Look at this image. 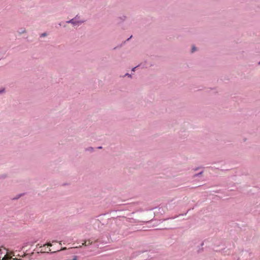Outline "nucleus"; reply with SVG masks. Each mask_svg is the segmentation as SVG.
Here are the masks:
<instances>
[{
    "label": "nucleus",
    "instance_id": "f257e3e1",
    "mask_svg": "<svg viewBox=\"0 0 260 260\" xmlns=\"http://www.w3.org/2000/svg\"><path fill=\"white\" fill-rule=\"evenodd\" d=\"M3 254H4V256L1 260H18L16 257H14V254L12 255V253H8L5 248L0 249V256L2 257Z\"/></svg>",
    "mask_w": 260,
    "mask_h": 260
},
{
    "label": "nucleus",
    "instance_id": "f03ea898",
    "mask_svg": "<svg viewBox=\"0 0 260 260\" xmlns=\"http://www.w3.org/2000/svg\"><path fill=\"white\" fill-rule=\"evenodd\" d=\"M52 244L50 243H47L46 245H44L42 247V250H44V252H49V251H51V250L48 248V246H51Z\"/></svg>",
    "mask_w": 260,
    "mask_h": 260
},
{
    "label": "nucleus",
    "instance_id": "7ed1b4c3",
    "mask_svg": "<svg viewBox=\"0 0 260 260\" xmlns=\"http://www.w3.org/2000/svg\"><path fill=\"white\" fill-rule=\"evenodd\" d=\"M92 243L90 240L85 241L82 244V245L88 246L91 245Z\"/></svg>",
    "mask_w": 260,
    "mask_h": 260
},
{
    "label": "nucleus",
    "instance_id": "20e7f679",
    "mask_svg": "<svg viewBox=\"0 0 260 260\" xmlns=\"http://www.w3.org/2000/svg\"><path fill=\"white\" fill-rule=\"evenodd\" d=\"M67 23H71L73 24H75L77 23H79V22H76L74 19H72L67 21Z\"/></svg>",
    "mask_w": 260,
    "mask_h": 260
},
{
    "label": "nucleus",
    "instance_id": "39448f33",
    "mask_svg": "<svg viewBox=\"0 0 260 260\" xmlns=\"http://www.w3.org/2000/svg\"><path fill=\"white\" fill-rule=\"evenodd\" d=\"M47 36V34L46 33L42 34L41 35V37H45Z\"/></svg>",
    "mask_w": 260,
    "mask_h": 260
},
{
    "label": "nucleus",
    "instance_id": "423d86ee",
    "mask_svg": "<svg viewBox=\"0 0 260 260\" xmlns=\"http://www.w3.org/2000/svg\"><path fill=\"white\" fill-rule=\"evenodd\" d=\"M196 50L195 47L193 46L192 48V52H194Z\"/></svg>",
    "mask_w": 260,
    "mask_h": 260
},
{
    "label": "nucleus",
    "instance_id": "0eeeda50",
    "mask_svg": "<svg viewBox=\"0 0 260 260\" xmlns=\"http://www.w3.org/2000/svg\"><path fill=\"white\" fill-rule=\"evenodd\" d=\"M66 247H63V248H62L59 251H61V250H64L65 249H66Z\"/></svg>",
    "mask_w": 260,
    "mask_h": 260
},
{
    "label": "nucleus",
    "instance_id": "6e6552de",
    "mask_svg": "<svg viewBox=\"0 0 260 260\" xmlns=\"http://www.w3.org/2000/svg\"><path fill=\"white\" fill-rule=\"evenodd\" d=\"M136 69V68H133V71H134V70Z\"/></svg>",
    "mask_w": 260,
    "mask_h": 260
},
{
    "label": "nucleus",
    "instance_id": "1a4fd4ad",
    "mask_svg": "<svg viewBox=\"0 0 260 260\" xmlns=\"http://www.w3.org/2000/svg\"><path fill=\"white\" fill-rule=\"evenodd\" d=\"M2 91H0V93L2 92Z\"/></svg>",
    "mask_w": 260,
    "mask_h": 260
}]
</instances>
